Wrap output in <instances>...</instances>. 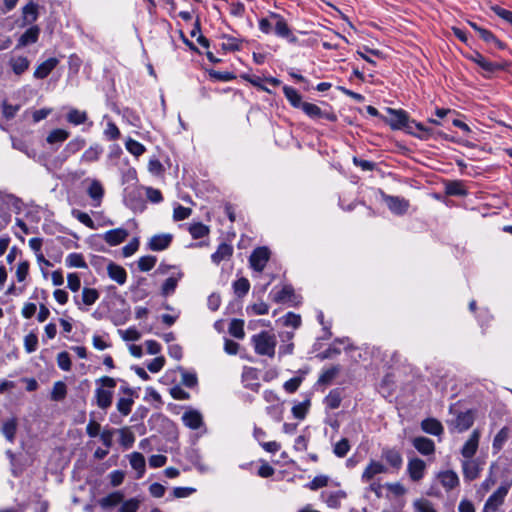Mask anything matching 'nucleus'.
Here are the masks:
<instances>
[{
	"label": "nucleus",
	"instance_id": "nucleus-10",
	"mask_svg": "<svg viewBox=\"0 0 512 512\" xmlns=\"http://www.w3.org/2000/svg\"><path fill=\"white\" fill-rule=\"evenodd\" d=\"M182 421L186 427L197 430L204 425L202 414L195 409H189L182 415Z\"/></svg>",
	"mask_w": 512,
	"mask_h": 512
},
{
	"label": "nucleus",
	"instance_id": "nucleus-24",
	"mask_svg": "<svg viewBox=\"0 0 512 512\" xmlns=\"http://www.w3.org/2000/svg\"><path fill=\"white\" fill-rule=\"evenodd\" d=\"M58 62L59 61L56 58H49L45 60L35 69L34 77L37 79L46 78L51 73V71L57 66Z\"/></svg>",
	"mask_w": 512,
	"mask_h": 512
},
{
	"label": "nucleus",
	"instance_id": "nucleus-56",
	"mask_svg": "<svg viewBox=\"0 0 512 512\" xmlns=\"http://www.w3.org/2000/svg\"><path fill=\"white\" fill-rule=\"evenodd\" d=\"M310 406V401L298 403L292 407V414L297 419H304Z\"/></svg>",
	"mask_w": 512,
	"mask_h": 512
},
{
	"label": "nucleus",
	"instance_id": "nucleus-34",
	"mask_svg": "<svg viewBox=\"0 0 512 512\" xmlns=\"http://www.w3.org/2000/svg\"><path fill=\"white\" fill-rule=\"evenodd\" d=\"M181 277H182V273H180V272L177 274V276L168 277L162 285V288H161L162 295L169 296L172 293H174Z\"/></svg>",
	"mask_w": 512,
	"mask_h": 512
},
{
	"label": "nucleus",
	"instance_id": "nucleus-53",
	"mask_svg": "<svg viewBox=\"0 0 512 512\" xmlns=\"http://www.w3.org/2000/svg\"><path fill=\"white\" fill-rule=\"evenodd\" d=\"M479 37L488 44H493L495 47L502 49L503 43L489 30H480Z\"/></svg>",
	"mask_w": 512,
	"mask_h": 512
},
{
	"label": "nucleus",
	"instance_id": "nucleus-18",
	"mask_svg": "<svg viewBox=\"0 0 512 512\" xmlns=\"http://www.w3.org/2000/svg\"><path fill=\"white\" fill-rule=\"evenodd\" d=\"M346 497V493L342 490L335 491H323L321 498L331 508H337L340 506L341 501Z\"/></svg>",
	"mask_w": 512,
	"mask_h": 512
},
{
	"label": "nucleus",
	"instance_id": "nucleus-26",
	"mask_svg": "<svg viewBox=\"0 0 512 512\" xmlns=\"http://www.w3.org/2000/svg\"><path fill=\"white\" fill-rule=\"evenodd\" d=\"M233 254V247L227 243H221L216 252L211 255V260L215 264H219L221 261L228 260Z\"/></svg>",
	"mask_w": 512,
	"mask_h": 512
},
{
	"label": "nucleus",
	"instance_id": "nucleus-58",
	"mask_svg": "<svg viewBox=\"0 0 512 512\" xmlns=\"http://www.w3.org/2000/svg\"><path fill=\"white\" fill-rule=\"evenodd\" d=\"M23 17L25 22L32 23L37 19V5L29 3L23 8Z\"/></svg>",
	"mask_w": 512,
	"mask_h": 512
},
{
	"label": "nucleus",
	"instance_id": "nucleus-25",
	"mask_svg": "<svg viewBox=\"0 0 512 512\" xmlns=\"http://www.w3.org/2000/svg\"><path fill=\"white\" fill-rule=\"evenodd\" d=\"M469 58L474 63L479 65L483 70H485L489 73H493L496 70L501 68V66L499 64L489 61L488 59H486L483 55H481L478 52H474Z\"/></svg>",
	"mask_w": 512,
	"mask_h": 512
},
{
	"label": "nucleus",
	"instance_id": "nucleus-46",
	"mask_svg": "<svg viewBox=\"0 0 512 512\" xmlns=\"http://www.w3.org/2000/svg\"><path fill=\"white\" fill-rule=\"evenodd\" d=\"M189 232L194 239H200L209 234V227L203 223H194L190 225Z\"/></svg>",
	"mask_w": 512,
	"mask_h": 512
},
{
	"label": "nucleus",
	"instance_id": "nucleus-21",
	"mask_svg": "<svg viewBox=\"0 0 512 512\" xmlns=\"http://www.w3.org/2000/svg\"><path fill=\"white\" fill-rule=\"evenodd\" d=\"M128 236L127 230L123 228H117L107 231L104 234V240L111 246H116L122 243Z\"/></svg>",
	"mask_w": 512,
	"mask_h": 512
},
{
	"label": "nucleus",
	"instance_id": "nucleus-59",
	"mask_svg": "<svg viewBox=\"0 0 512 512\" xmlns=\"http://www.w3.org/2000/svg\"><path fill=\"white\" fill-rule=\"evenodd\" d=\"M29 268H30V264L26 260L21 261L17 265L16 271H15V276H16L18 282H23L27 278V276L29 274Z\"/></svg>",
	"mask_w": 512,
	"mask_h": 512
},
{
	"label": "nucleus",
	"instance_id": "nucleus-19",
	"mask_svg": "<svg viewBox=\"0 0 512 512\" xmlns=\"http://www.w3.org/2000/svg\"><path fill=\"white\" fill-rule=\"evenodd\" d=\"M474 422V418L471 412H462L459 413L454 421H452V425L457 432H463L469 429Z\"/></svg>",
	"mask_w": 512,
	"mask_h": 512
},
{
	"label": "nucleus",
	"instance_id": "nucleus-6",
	"mask_svg": "<svg viewBox=\"0 0 512 512\" xmlns=\"http://www.w3.org/2000/svg\"><path fill=\"white\" fill-rule=\"evenodd\" d=\"M270 18L275 20L274 30L277 36L287 39L290 43L297 41V38L292 34L288 24L281 15L271 13Z\"/></svg>",
	"mask_w": 512,
	"mask_h": 512
},
{
	"label": "nucleus",
	"instance_id": "nucleus-43",
	"mask_svg": "<svg viewBox=\"0 0 512 512\" xmlns=\"http://www.w3.org/2000/svg\"><path fill=\"white\" fill-rule=\"evenodd\" d=\"M125 147L129 153H131L132 155H134L136 157H139L146 151V148L143 144H141L140 142H138L132 138L127 139V141L125 143Z\"/></svg>",
	"mask_w": 512,
	"mask_h": 512
},
{
	"label": "nucleus",
	"instance_id": "nucleus-3",
	"mask_svg": "<svg viewBox=\"0 0 512 512\" xmlns=\"http://www.w3.org/2000/svg\"><path fill=\"white\" fill-rule=\"evenodd\" d=\"M512 487V476L501 482L497 490L487 499L484 505V512H494L503 504L510 488Z\"/></svg>",
	"mask_w": 512,
	"mask_h": 512
},
{
	"label": "nucleus",
	"instance_id": "nucleus-16",
	"mask_svg": "<svg viewBox=\"0 0 512 512\" xmlns=\"http://www.w3.org/2000/svg\"><path fill=\"white\" fill-rule=\"evenodd\" d=\"M463 476L466 480L472 481L479 477L481 467L475 460L466 459L462 461Z\"/></svg>",
	"mask_w": 512,
	"mask_h": 512
},
{
	"label": "nucleus",
	"instance_id": "nucleus-9",
	"mask_svg": "<svg viewBox=\"0 0 512 512\" xmlns=\"http://www.w3.org/2000/svg\"><path fill=\"white\" fill-rule=\"evenodd\" d=\"M387 472V467L379 462V461H375V460H371L369 462V464L366 466V468L364 469L362 475H361V480L362 482H371L372 480H375V476L378 475V474H382V473H386Z\"/></svg>",
	"mask_w": 512,
	"mask_h": 512
},
{
	"label": "nucleus",
	"instance_id": "nucleus-4",
	"mask_svg": "<svg viewBox=\"0 0 512 512\" xmlns=\"http://www.w3.org/2000/svg\"><path fill=\"white\" fill-rule=\"evenodd\" d=\"M387 122L393 129H405L407 131L410 119L404 110L387 109Z\"/></svg>",
	"mask_w": 512,
	"mask_h": 512
},
{
	"label": "nucleus",
	"instance_id": "nucleus-8",
	"mask_svg": "<svg viewBox=\"0 0 512 512\" xmlns=\"http://www.w3.org/2000/svg\"><path fill=\"white\" fill-rule=\"evenodd\" d=\"M426 463L417 457L410 458L407 464V472L412 481H420L425 474Z\"/></svg>",
	"mask_w": 512,
	"mask_h": 512
},
{
	"label": "nucleus",
	"instance_id": "nucleus-39",
	"mask_svg": "<svg viewBox=\"0 0 512 512\" xmlns=\"http://www.w3.org/2000/svg\"><path fill=\"white\" fill-rule=\"evenodd\" d=\"M509 438V429L507 427H503L497 434L496 436L494 437V440H493V444H492V447L493 449L495 450V452H499L505 442L508 440Z\"/></svg>",
	"mask_w": 512,
	"mask_h": 512
},
{
	"label": "nucleus",
	"instance_id": "nucleus-12",
	"mask_svg": "<svg viewBox=\"0 0 512 512\" xmlns=\"http://www.w3.org/2000/svg\"><path fill=\"white\" fill-rule=\"evenodd\" d=\"M384 201L391 212L394 214H404L409 207V202L398 196H385Z\"/></svg>",
	"mask_w": 512,
	"mask_h": 512
},
{
	"label": "nucleus",
	"instance_id": "nucleus-45",
	"mask_svg": "<svg viewBox=\"0 0 512 512\" xmlns=\"http://www.w3.org/2000/svg\"><path fill=\"white\" fill-rule=\"evenodd\" d=\"M446 193L452 196H464L466 190L460 181H450L446 184Z\"/></svg>",
	"mask_w": 512,
	"mask_h": 512
},
{
	"label": "nucleus",
	"instance_id": "nucleus-17",
	"mask_svg": "<svg viewBox=\"0 0 512 512\" xmlns=\"http://www.w3.org/2000/svg\"><path fill=\"white\" fill-rule=\"evenodd\" d=\"M301 109L310 118H322V117H325L326 119H328L330 121H335L336 120V116L334 114H332V113H324L320 109V107H318L317 105L312 104V103L304 102V104L302 105Z\"/></svg>",
	"mask_w": 512,
	"mask_h": 512
},
{
	"label": "nucleus",
	"instance_id": "nucleus-28",
	"mask_svg": "<svg viewBox=\"0 0 512 512\" xmlns=\"http://www.w3.org/2000/svg\"><path fill=\"white\" fill-rule=\"evenodd\" d=\"M421 428L424 432L434 436L441 435L444 430L442 424L434 418L424 419L421 422Z\"/></svg>",
	"mask_w": 512,
	"mask_h": 512
},
{
	"label": "nucleus",
	"instance_id": "nucleus-62",
	"mask_svg": "<svg viewBox=\"0 0 512 512\" xmlns=\"http://www.w3.org/2000/svg\"><path fill=\"white\" fill-rule=\"evenodd\" d=\"M57 364L63 371H70L72 364L68 352L63 351L57 355Z\"/></svg>",
	"mask_w": 512,
	"mask_h": 512
},
{
	"label": "nucleus",
	"instance_id": "nucleus-2",
	"mask_svg": "<svg viewBox=\"0 0 512 512\" xmlns=\"http://www.w3.org/2000/svg\"><path fill=\"white\" fill-rule=\"evenodd\" d=\"M252 343L257 354L274 357L276 338L273 334L266 331L260 332L259 334L252 336Z\"/></svg>",
	"mask_w": 512,
	"mask_h": 512
},
{
	"label": "nucleus",
	"instance_id": "nucleus-27",
	"mask_svg": "<svg viewBox=\"0 0 512 512\" xmlns=\"http://www.w3.org/2000/svg\"><path fill=\"white\" fill-rule=\"evenodd\" d=\"M87 193L89 197L94 201V206L98 207L104 196V188L102 184L98 180H92L88 187Z\"/></svg>",
	"mask_w": 512,
	"mask_h": 512
},
{
	"label": "nucleus",
	"instance_id": "nucleus-14",
	"mask_svg": "<svg viewBox=\"0 0 512 512\" xmlns=\"http://www.w3.org/2000/svg\"><path fill=\"white\" fill-rule=\"evenodd\" d=\"M414 448L422 455H431L435 452L434 441L427 437H415L412 440Z\"/></svg>",
	"mask_w": 512,
	"mask_h": 512
},
{
	"label": "nucleus",
	"instance_id": "nucleus-60",
	"mask_svg": "<svg viewBox=\"0 0 512 512\" xmlns=\"http://www.w3.org/2000/svg\"><path fill=\"white\" fill-rule=\"evenodd\" d=\"M140 507V501L136 498H131L122 501L119 512H137Z\"/></svg>",
	"mask_w": 512,
	"mask_h": 512
},
{
	"label": "nucleus",
	"instance_id": "nucleus-64",
	"mask_svg": "<svg viewBox=\"0 0 512 512\" xmlns=\"http://www.w3.org/2000/svg\"><path fill=\"white\" fill-rule=\"evenodd\" d=\"M416 512H436L430 501L419 499L414 502Z\"/></svg>",
	"mask_w": 512,
	"mask_h": 512
},
{
	"label": "nucleus",
	"instance_id": "nucleus-1",
	"mask_svg": "<svg viewBox=\"0 0 512 512\" xmlns=\"http://www.w3.org/2000/svg\"><path fill=\"white\" fill-rule=\"evenodd\" d=\"M97 382L101 383V386L95 390L96 404L100 409L106 410L112 404L113 389L116 386V381L109 376H103Z\"/></svg>",
	"mask_w": 512,
	"mask_h": 512
},
{
	"label": "nucleus",
	"instance_id": "nucleus-35",
	"mask_svg": "<svg viewBox=\"0 0 512 512\" xmlns=\"http://www.w3.org/2000/svg\"><path fill=\"white\" fill-rule=\"evenodd\" d=\"M2 434L9 441L12 442L15 438L17 431V421L15 418H11L5 421L1 428Z\"/></svg>",
	"mask_w": 512,
	"mask_h": 512
},
{
	"label": "nucleus",
	"instance_id": "nucleus-40",
	"mask_svg": "<svg viewBox=\"0 0 512 512\" xmlns=\"http://www.w3.org/2000/svg\"><path fill=\"white\" fill-rule=\"evenodd\" d=\"M66 394V384L62 381L55 382L51 391V399L54 401H61L66 397Z\"/></svg>",
	"mask_w": 512,
	"mask_h": 512
},
{
	"label": "nucleus",
	"instance_id": "nucleus-51",
	"mask_svg": "<svg viewBox=\"0 0 512 512\" xmlns=\"http://www.w3.org/2000/svg\"><path fill=\"white\" fill-rule=\"evenodd\" d=\"M120 434V443L124 448H130L135 442L134 434L128 428L118 430Z\"/></svg>",
	"mask_w": 512,
	"mask_h": 512
},
{
	"label": "nucleus",
	"instance_id": "nucleus-52",
	"mask_svg": "<svg viewBox=\"0 0 512 512\" xmlns=\"http://www.w3.org/2000/svg\"><path fill=\"white\" fill-rule=\"evenodd\" d=\"M340 367L339 366H333L325 371L322 372L318 379L319 384L327 385L329 384L339 373Z\"/></svg>",
	"mask_w": 512,
	"mask_h": 512
},
{
	"label": "nucleus",
	"instance_id": "nucleus-54",
	"mask_svg": "<svg viewBox=\"0 0 512 512\" xmlns=\"http://www.w3.org/2000/svg\"><path fill=\"white\" fill-rule=\"evenodd\" d=\"M233 288H234L235 293L239 297H242L248 293V291L250 289V283H249L248 279L242 277L234 282Z\"/></svg>",
	"mask_w": 512,
	"mask_h": 512
},
{
	"label": "nucleus",
	"instance_id": "nucleus-50",
	"mask_svg": "<svg viewBox=\"0 0 512 512\" xmlns=\"http://www.w3.org/2000/svg\"><path fill=\"white\" fill-rule=\"evenodd\" d=\"M496 468L495 464H492L489 468V474L487 478L482 482L480 486V491L485 494L487 493L495 484H496V477L494 475V469Z\"/></svg>",
	"mask_w": 512,
	"mask_h": 512
},
{
	"label": "nucleus",
	"instance_id": "nucleus-38",
	"mask_svg": "<svg viewBox=\"0 0 512 512\" xmlns=\"http://www.w3.org/2000/svg\"><path fill=\"white\" fill-rule=\"evenodd\" d=\"M100 294L95 288L84 287L82 290V302L87 306H91L99 299Z\"/></svg>",
	"mask_w": 512,
	"mask_h": 512
},
{
	"label": "nucleus",
	"instance_id": "nucleus-49",
	"mask_svg": "<svg viewBox=\"0 0 512 512\" xmlns=\"http://www.w3.org/2000/svg\"><path fill=\"white\" fill-rule=\"evenodd\" d=\"M293 295H294V290H293L292 286L285 285L280 291H278L273 296V300L277 303L287 302V301L291 300Z\"/></svg>",
	"mask_w": 512,
	"mask_h": 512
},
{
	"label": "nucleus",
	"instance_id": "nucleus-5",
	"mask_svg": "<svg viewBox=\"0 0 512 512\" xmlns=\"http://www.w3.org/2000/svg\"><path fill=\"white\" fill-rule=\"evenodd\" d=\"M407 133L421 140H428L430 138H434L436 135L434 129L425 126L423 123L417 122L415 120H410V123L408 124Z\"/></svg>",
	"mask_w": 512,
	"mask_h": 512
},
{
	"label": "nucleus",
	"instance_id": "nucleus-55",
	"mask_svg": "<svg viewBox=\"0 0 512 512\" xmlns=\"http://www.w3.org/2000/svg\"><path fill=\"white\" fill-rule=\"evenodd\" d=\"M103 134L108 140H117L121 135L119 128L112 121L107 122Z\"/></svg>",
	"mask_w": 512,
	"mask_h": 512
},
{
	"label": "nucleus",
	"instance_id": "nucleus-15",
	"mask_svg": "<svg viewBox=\"0 0 512 512\" xmlns=\"http://www.w3.org/2000/svg\"><path fill=\"white\" fill-rule=\"evenodd\" d=\"M172 235L169 233L157 234L151 237L149 248L152 251H162L169 247L172 241Z\"/></svg>",
	"mask_w": 512,
	"mask_h": 512
},
{
	"label": "nucleus",
	"instance_id": "nucleus-36",
	"mask_svg": "<svg viewBox=\"0 0 512 512\" xmlns=\"http://www.w3.org/2000/svg\"><path fill=\"white\" fill-rule=\"evenodd\" d=\"M130 464L133 469L138 471V478H141L145 472V458L141 453L134 452L130 456Z\"/></svg>",
	"mask_w": 512,
	"mask_h": 512
},
{
	"label": "nucleus",
	"instance_id": "nucleus-57",
	"mask_svg": "<svg viewBox=\"0 0 512 512\" xmlns=\"http://www.w3.org/2000/svg\"><path fill=\"white\" fill-rule=\"evenodd\" d=\"M156 261H157V259L155 256H151V255L142 256L138 260V268L143 272L150 271L155 266Z\"/></svg>",
	"mask_w": 512,
	"mask_h": 512
},
{
	"label": "nucleus",
	"instance_id": "nucleus-22",
	"mask_svg": "<svg viewBox=\"0 0 512 512\" xmlns=\"http://www.w3.org/2000/svg\"><path fill=\"white\" fill-rule=\"evenodd\" d=\"M438 478L446 490H452L459 485L458 475L452 470L440 472Z\"/></svg>",
	"mask_w": 512,
	"mask_h": 512
},
{
	"label": "nucleus",
	"instance_id": "nucleus-29",
	"mask_svg": "<svg viewBox=\"0 0 512 512\" xmlns=\"http://www.w3.org/2000/svg\"><path fill=\"white\" fill-rule=\"evenodd\" d=\"M9 65L16 75H21L29 68L30 61L25 56H14L10 58Z\"/></svg>",
	"mask_w": 512,
	"mask_h": 512
},
{
	"label": "nucleus",
	"instance_id": "nucleus-37",
	"mask_svg": "<svg viewBox=\"0 0 512 512\" xmlns=\"http://www.w3.org/2000/svg\"><path fill=\"white\" fill-rule=\"evenodd\" d=\"M66 118L69 123L73 125H80L87 121L88 115L85 111L73 108L68 112Z\"/></svg>",
	"mask_w": 512,
	"mask_h": 512
},
{
	"label": "nucleus",
	"instance_id": "nucleus-44",
	"mask_svg": "<svg viewBox=\"0 0 512 512\" xmlns=\"http://www.w3.org/2000/svg\"><path fill=\"white\" fill-rule=\"evenodd\" d=\"M69 137V132L64 129H54L47 136L49 144L62 143Z\"/></svg>",
	"mask_w": 512,
	"mask_h": 512
},
{
	"label": "nucleus",
	"instance_id": "nucleus-63",
	"mask_svg": "<svg viewBox=\"0 0 512 512\" xmlns=\"http://www.w3.org/2000/svg\"><path fill=\"white\" fill-rule=\"evenodd\" d=\"M85 146V140L82 138H76L71 140L65 147V151L68 154H75Z\"/></svg>",
	"mask_w": 512,
	"mask_h": 512
},
{
	"label": "nucleus",
	"instance_id": "nucleus-23",
	"mask_svg": "<svg viewBox=\"0 0 512 512\" xmlns=\"http://www.w3.org/2000/svg\"><path fill=\"white\" fill-rule=\"evenodd\" d=\"M107 272L109 277L119 285H123L126 282L127 273L122 266L110 262L107 266Z\"/></svg>",
	"mask_w": 512,
	"mask_h": 512
},
{
	"label": "nucleus",
	"instance_id": "nucleus-31",
	"mask_svg": "<svg viewBox=\"0 0 512 512\" xmlns=\"http://www.w3.org/2000/svg\"><path fill=\"white\" fill-rule=\"evenodd\" d=\"M124 495L120 491H115L102 498L99 503L104 509L115 507L122 503Z\"/></svg>",
	"mask_w": 512,
	"mask_h": 512
},
{
	"label": "nucleus",
	"instance_id": "nucleus-20",
	"mask_svg": "<svg viewBox=\"0 0 512 512\" xmlns=\"http://www.w3.org/2000/svg\"><path fill=\"white\" fill-rule=\"evenodd\" d=\"M123 392L127 395L121 397L117 401V410L123 415L127 416L130 414L134 400L132 398V390L130 388H122Z\"/></svg>",
	"mask_w": 512,
	"mask_h": 512
},
{
	"label": "nucleus",
	"instance_id": "nucleus-30",
	"mask_svg": "<svg viewBox=\"0 0 512 512\" xmlns=\"http://www.w3.org/2000/svg\"><path fill=\"white\" fill-rule=\"evenodd\" d=\"M39 28L36 26H33L29 29H27L19 38L17 47H24L29 44L35 43L38 40L39 37Z\"/></svg>",
	"mask_w": 512,
	"mask_h": 512
},
{
	"label": "nucleus",
	"instance_id": "nucleus-32",
	"mask_svg": "<svg viewBox=\"0 0 512 512\" xmlns=\"http://www.w3.org/2000/svg\"><path fill=\"white\" fill-rule=\"evenodd\" d=\"M283 92L285 97L293 107L302 108L304 102L302 101V96L298 93L296 89L289 86H284Z\"/></svg>",
	"mask_w": 512,
	"mask_h": 512
},
{
	"label": "nucleus",
	"instance_id": "nucleus-61",
	"mask_svg": "<svg viewBox=\"0 0 512 512\" xmlns=\"http://www.w3.org/2000/svg\"><path fill=\"white\" fill-rule=\"evenodd\" d=\"M38 337L34 333H29L24 338V347L27 353H32L37 349Z\"/></svg>",
	"mask_w": 512,
	"mask_h": 512
},
{
	"label": "nucleus",
	"instance_id": "nucleus-42",
	"mask_svg": "<svg viewBox=\"0 0 512 512\" xmlns=\"http://www.w3.org/2000/svg\"><path fill=\"white\" fill-rule=\"evenodd\" d=\"M101 153L102 148L99 145H92L83 153L81 160L87 163L94 162L98 160Z\"/></svg>",
	"mask_w": 512,
	"mask_h": 512
},
{
	"label": "nucleus",
	"instance_id": "nucleus-41",
	"mask_svg": "<svg viewBox=\"0 0 512 512\" xmlns=\"http://www.w3.org/2000/svg\"><path fill=\"white\" fill-rule=\"evenodd\" d=\"M228 330L233 337L238 339L244 338V321L240 319H233L229 325Z\"/></svg>",
	"mask_w": 512,
	"mask_h": 512
},
{
	"label": "nucleus",
	"instance_id": "nucleus-7",
	"mask_svg": "<svg viewBox=\"0 0 512 512\" xmlns=\"http://www.w3.org/2000/svg\"><path fill=\"white\" fill-rule=\"evenodd\" d=\"M270 258V251L266 247L255 249L250 256V265L257 271L262 272Z\"/></svg>",
	"mask_w": 512,
	"mask_h": 512
},
{
	"label": "nucleus",
	"instance_id": "nucleus-47",
	"mask_svg": "<svg viewBox=\"0 0 512 512\" xmlns=\"http://www.w3.org/2000/svg\"><path fill=\"white\" fill-rule=\"evenodd\" d=\"M294 334L292 332H285L281 334V338L283 341H287V344L281 345L279 347V354L280 355H288L293 353L294 344L292 343V338Z\"/></svg>",
	"mask_w": 512,
	"mask_h": 512
},
{
	"label": "nucleus",
	"instance_id": "nucleus-11",
	"mask_svg": "<svg viewBox=\"0 0 512 512\" xmlns=\"http://www.w3.org/2000/svg\"><path fill=\"white\" fill-rule=\"evenodd\" d=\"M480 439V432L474 430L469 439L465 442L461 449V454L466 459H471L477 452Z\"/></svg>",
	"mask_w": 512,
	"mask_h": 512
},
{
	"label": "nucleus",
	"instance_id": "nucleus-13",
	"mask_svg": "<svg viewBox=\"0 0 512 512\" xmlns=\"http://www.w3.org/2000/svg\"><path fill=\"white\" fill-rule=\"evenodd\" d=\"M382 459L386 461L392 468L399 470L403 464L401 453L394 448H384L382 450Z\"/></svg>",
	"mask_w": 512,
	"mask_h": 512
},
{
	"label": "nucleus",
	"instance_id": "nucleus-33",
	"mask_svg": "<svg viewBox=\"0 0 512 512\" xmlns=\"http://www.w3.org/2000/svg\"><path fill=\"white\" fill-rule=\"evenodd\" d=\"M65 264L69 268H87V263L81 253H70L65 258Z\"/></svg>",
	"mask_w": 512,
	"mask_h": 512
},
{
	"label": "nucleus",
	"instance_id": "nucleus-48",
	"mask_svg": "<svg viewBox=\"0 0 512 512\" xmlns=\"http://www.w3.org/2000/svg\"><path fill=\"white\" fill-rule=\"evenodd\" d=\"M326 406L330 409H337L341 404V394L335 389L329 392L324 400Z\"/></svg>",
	"mask_w": 512,
	"mask_h": 512
}]
</instances>
